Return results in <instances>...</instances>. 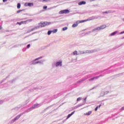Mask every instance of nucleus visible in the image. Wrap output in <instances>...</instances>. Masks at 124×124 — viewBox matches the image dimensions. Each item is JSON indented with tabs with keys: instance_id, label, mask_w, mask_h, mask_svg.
Here are the masks:
<instances>
[{
	"instance_id": "ea45409f",
	"label": "nucleus",
	"mask_w": 124,
	"mask_h": 124,
	"mask_svg": "<svg viewBox=\"0 0 124 124\" xmlns=\"http://www.w3.org/2000/svg\"><path fill=\"white\" fill-rule=\"evenodd\" d=\"M123 21H124V19H123Z\"/></svg>"
},
{
	"instance_id": "0eeeda50",
	"label": "nucleus",
	"mask_w": 124,
	"mask_h": 124,
	"mask_svg": "<svg viewBox=\"0 0 124 124\" xmlns=\"http://www.w3.org/2000/svg\"><path fill=\"white\" fill-rule=\"evenodd\" d=\"M59 66H62V62H57L56 64V66L58 67Z\"/></svg>"
},
{
	"instance_id": "4c0bfd02",
	"label": "nucleus",
	"mask_w": 124,
	"mask_h": 124,
	"mask_svg": "<svg viewBox=\"0 0 124 124\" xmlns=\"http://www.w3.org/2000/svg\"><path fill=\"white\" fill-rule=\"evenodd\" d=\"M105 13H108V12H105Z\"/></svg>"
},
{
	"instance_id": "f3484780",
	"label": "nucleus",
	"mask_w": 124,
	"mask_h": 124,
	"mask_svg": "<svg viewBox=\"0 0 124 124\" xmlns=\"http://www.w3.org/2000/svg\"><path fill=\"white\" fill-rule=\"evenodd\" d=\"M66 30H67V27H65L63 28V29H62L63 31H66Z\"/></svg>"
},
{
	"instance_id": "393cba45",
	"label": "nucleus",
	"mask_w": 124,
	"mask_h": 124,
	"mask_svg": "<svg viewBox=\"0 0 124 124\" xmlns=\"http://www.w3.org/2000/svg\"><path fill=\"white\" fill-rule=\"evenodd\" d=\"M30 46H31V45H30V44H28V45H27V47L28 48H29L30 47Z\"/></svg>"
},
{
	"instance_id": "7c9ffc66",
	"label": "nucleus",
	"mask_w": 124,
	"mask_h": 124,
	"mask_svg": "<svg viewBox=\"0 0 124 124\" xmlns=\"http://www.w3.org/2000/svg\"><path fill=\"white\" fill-rule=\"evenodd\" d=\"M124 31H122V32H121V34H124Z\"/></svg>"
},
{
	"instance_id": "423d86ee",
	"label": "nucleus",
	"mask_w": 124,
	"mask_h": 124,
	"mask_svg": "<svg viewBox=\"0 0 124 124\" xmlns=\"http://www.w3.org/2000/svg\"><path fill=\"white\" fill-rule=\"evenodd\" d=\"M86 3V1H80L79 2H78V5H81L82 4H85Z\"/></svg>"
},
{
	"instance_id": "c85d7f7f",
	"label": "nucleus",
	"mask_w": 124,
	"mask_h": 124,
	"mask_svg": "<svg viewBox=\"0 0 124 124\" xmlns=\"http://www.w3.org/2000/svg\"><path fill=\"white\" fill-rule=\"evenodd\" d=\"M83 81H84V79L81 80H80V81H78V82H83Z\"/></svg>"
},
{
	"instance_id": "f257e3e1",
	"label": "nucleus",
	"mask_w": 124,
	"mask_h": 124,
	"mask_svg": "<svg viewBox=\"0 0 124 124\" xmlns=\"http://www.w3.org/2000/svg\"><path fill=\"white\" fill-rule=\"evenodd\" d=\"M40 24L42 25L41 26V27H45L47 26L48 25H50L51 24V22H41Z\"/></svg>"
},
{
	"instance_id": "6e6552de",
	"label": "nucleus",
	"mask_w": 124,
	"mask_h": 124,
	"mask_svg": "<svg viewBox=\"0 0 124 124\" xmlns=\"http://www.w3.org/2000/svg\"><path fill=\"white\" fill-rule=\"evenodd\" d=\"M75 113V111L72 112L71 114H68L67 119H68L74 113Z\"/></svg>"
},
{
	"instance_id": "39448f33",
	"label": "nucleus",
	"mask_w": 124,
	"mask_h": 124,
	"mask_svg": "<svg viewBox=\"0 0 124 124\" xmlns=\"http://www.w3.org/2000/svg\"><path fill=\"white\" fill-rule=\"evenodd\" d=\"M24 5L25 6H32L33 5V3H25V4H24Z\"/></svg>"
},
{
	"instance_id": "72a5a7b5",
	"label": "nucleus",
	"mask_w": 124,
	"mask_h": 124,
	"mask_svg": "<svg viewBox=\"0 0 124 124\" xmlns=\"http://www.w3.org/2000/svg\"><path fill=\"white\" fill-rule=\"evenodd\" d=\"M101 106V105H100L99 106V108H100Z\"/></svg>"
},
{
	"instance_id": "ddd939ff",
	"label": "nucleus",
	"mask_w": 124,
	"mask_h": 124,
	"mask_svg": "<svg viewBox=\"0 0 124 124\" xmlns=\"http://www.w3.org/2000/svg\"><path fill=\"white\" fill-rule=\"evenodd\" d=\"M21 7V4L20 3H17V9H19V8H20Z\"/></svg>"
},
{
	"instance_id": "9d476101",
	"label": "nucleus",
	"mask_w": 124,
	"mask_h": 124,
	"mask_svg": "<svg viewBox=\"0 0 124 124\" xmlns=\"http://www.w3.org/2000/svg\"><path fill=\"white\" fill-rule=\"evenodd\" d=\"M28 21V20H26V21H21V23L22 24H26L27 22Z\"/></svg>"
},
{
	"instance_id": "2eb2a0df",
	"label": "nucleus",
	"mask_w": 124,
	"mask_h": 124,
	"mask_svg": "<svg viewBox=\"0 0 124 124\" xmlns=\"http://www.w3.org/2000/svg\"><path fill=\"white\" fill-rule=\"evenodd\" d=\"M52 32V31H48V32H47V34L48 35H50L51 33Z\"/></svg>"
},
{
	"instance_id": "412c9836",
	"label": "nucleus",
	"mask_w": 124,
	"mask_h": 124,
	"mask_svg": "<svg viewBox=\"0 0 124 124\" xmlns=\"http://www.w3.org/2000/svg\"><path fill=\"white\" fill-rule=\"evenodd\" d=\"M46 8H47V6H45L43 7V9H46Z\"/></svg>"
},
{
	"instance_id": "1a4fd4ad",
	"label": "nucleus",
	"mask_w": 124,
	"mask_h": 124,
	"mask_svg": "<svg viewBox=\"0 0 124 124\" xmlns=\"http://www.w3.org/2000/svg\"><path fill=\"white\" fill-rule=\"evenodd\" d=\"M91 113H92V111H90L85 113V115L89 116L90 114H91Z\"/></svg>"
},
{
	"instance_id": "c9c22d12",
	"label": "nucleus",
	"mask_w": 124,
	"mask_h": 124,
	"mask_svg": "<svg viewBox=\"0 0 124 124\" xmlns=\"http://www.w3.org/2000/svg\"><path fill=\"white\" fill-rule=\"evenodd\" d=\"M35 107H32V108H34Z\"/></svg>"
},
{
	"instance_id": "cd10ccee",
	"label": "nucleus",
	"mask_w": 124,
	"mask_h": 124,
	"mask_svg": "<svg viewBox=\"0 0 124 124\" xmlns=\"http://www.w3.org/2000/svg\"><path fill=\"white\" fill-rule=\"evenodd\" d=\"M87 21H89V20H83L82 22H86Z\"/></svg>"
},
{
	"instance_id": "b1692460",
	"label": "nucleus",
	"mask_w": 124,
	"mask_h": 124,
	"mask_svg": "<svg viewBox=\"0 0 124 124\" xmlns=\"http://www.w3.org/2000/svg\"><path fill=\"white\" fill-rule=\"evenodd\" d=\"M17 24L19 25H21L22 24V22H17Z\"/></svg>"
},
{
	"instance_id": "20e7f679",
	"label": "nucleus",
	"mask_w": 124,
	"mask_h": 124,
	"mask_svg": "<svg viewBox=\"0 0 124 124\" xmlns=\"http://www.w3.org/2000/svg\"><path fill=\"white\" fill-rule=\"evenodd\" d=\"M82 22L80 21H77L76 22V24H73L72 27H73V28H76V27H77L78 26V24H79V23H82Z\"/></svg>"
},
{
	"instance_id": "c756f323",
	"label": "nucleus",
	"mask_w": 124,
	"mask_h": 124,
	"mask_svg": "<svg viewBox=\"0 0 124 124\" xmlns=\"http://www.w3.org/2000/svg\"><path fill=\"white\" fill-rule=\"evenodd\" d=\"M97 109H98V107H97L95 108V111H97Z\"/></svg>"
},
{
	"instance_id": "aec40b11",
	"label": "nucleus",
	"mask_w": 124,
	"mask_h": 124,
	"mask_svg": "<svg viewBox=\"0 0 124 124\" xmlns=\"http://www.w3.org/2000/svg\"><path fill=\"white\" fill-rule=\"evenodd\" d=\"M73 54H74V55H78V52H77V51H74V52H73Z\"/></svg>"
},
{
	"instance_id": "f8f14e48",
	"label": "nucleus",
	"mask_w": 124,
	"mask_h": 124,
	"mask_svg": "<svg viewBox=\"0 0 124 124\" xmlns=\"http://www.w3.org/2000/svg\"><path fill=\"white\" fill-rule=\"evenodd\" d=\"M117 33L116 31H114L112 33H111V34H110V36H114V35H115Z\"/></svg>"
},
{
	"instance_id": "bb28decb",
	"label": "nucleus",
	"mask_w": 124,
	"mask_h": 124,
	"mask_svg": "<svg viewBox=\"0 0 124 124\" xmlns=\"http://www.w3.org/2000/svg\"><path fill=\"white\" fill-rule=\"evenodd\" d=\"M81 99V97H78V99H77V101H79V100H80Z\"/></svg>"
},
{
	"instance_id": "473e14b6",
	"label": "nucleus",
	"mask_w": 124,
	"mask_h": 124,
	"mask_svg": "<svg viewBox=\"0 0 124 124\" xmlns=\"http://www.w3.org/2000/svg\"><path fill=\"white\" fill-rule=\"evenodd\" d=\"M7 0H3V2H5V1H6Z\"/></svg>"
},
{
	"instance_id": "6ab92c4d",
	"label": "nucleus",
	"mask_w": 124,
	"mask_h": 124,
	"mask_svg": "<svg viewBox=\"0 0 124 124\" xmlns=\"http://www.w3.org/2000/svg\"><path fill=\"white\" fill-rule=\"evenodd\" d=\"M35 29H36V28H32L31 29V31H30V32L34 31Z\"/></svg>"
},
{
	"instance_id": "9b49d317",
	"label": "nucleus",
	"mask_w": 124,
	"mask_h": 124,
	"mask_svg": "<svg viewBox=\"0 0 124 124\" xmlns=\"http://www.w3.org/2000/svg\"><path fill=\"white\" fill-rule=\"evenodd\" d=\"M57 31H58V30L57 29H55V30H54L52 31V32L53 33H56V32H57Z\"/></svg>"
},
{
	"instance_id": "a211bd4d",
	"label": "nucleus",
	"mask_w": 124,
	"mask_h": 124,
	"mask_svg": "<svg viewBox=\"0 0 124 124\" xmlns=\"http://www.w3.org/2000/svg\"><path fill=\"white\" fill-rule=\"evenodd\" d=\"M42 57H38V58H36V59L34 60V61H37V60H40V59H42Z\"/></svg>"
},
{
	"instance_id": "4be33fe9",
	"label": "nucleus",
	"mask_w": 124,
	"mask_h": 124,
	"mask_svg": "<svg viewBox=\"0 0 124 124\" xmlns=\"http://www.w3.org/2000/svg\"><path fill=\"white\" fill-rule=\"evenodd\" d=\"M21 11H23V10H18V11H17V12H16V13H20V12H21Z\"/></svg>"
},
{
	"instance_id": "58836bf2",
	"label": "nucleus",
	"mask_w": 124,
	"mask_h": 124,
	"mask_svg": "<svg viewBox=\"0 0 124 124\" xmlns=\"http://www.w3.org/2000/svg\"><path fill=\"white\" fill-rule=\"evenodd\" d=\"M124 108H122V109H123Z\"/></svg>"
},
{
	"instance_id": "e433bc0d",
	"label": "nucleus",
	"mask_w": 124,
	"mask_h": 124,
	"mask_svg": "<svg viewBox=\"0 0 124 124\" xmlns=\"http://www.w3.org/2000/svg\"><path fill=\"white\" fill-rule=\"evenodd\" d=\"M94 0H91V1H94Z\"/></svg>"
},
{
	"instance_id": "2f4dec72",
	"label": "nucleus",
	"mask_w": 124,
	"mask_h": 124,
	"mask_svg": "<svg viewBox=\"0 0 124 124\" xmlns=\"http://www.w3.org/2000/svg\"><path fill=\"white\" fill-rule=\"evenodd\" d=\"M2 27L1 26H0V30H2Z\"/></svg>"
},
{
	"instance_id": "7ed1b4c3",
	"label": "nucleus",
	"mask_w": 124,
	"mask_h": 124,
	"mask_svg": "<svg viewBox=\"0 0 124 124\" xmlns=\"http://www.w3.org/2000/svg\"><path fill=\"white\" fill-rule=\"evenodd\" d=\"M70 11L68 10H63L61 11L59 13L60 14H68L69 13Z\"/></svg>"
},
{
	"instance_id": "a878e982",
	"label": "nucleus",
	"mask_w": 124,
	"mask_h": 124,
	"mask_svg": "<svg viewBox=\"0 0 124 124\" xmlns=\"http://www.w3.org/2000/svg\"><path fill=\"white\" fill-rule=\"evenodd\" d=\"M50 0H43V1H45V2H47L48 1H50Z\"/></svg>"
},
{
	"instance_id": "f704fd0d",
	"label": "nucleus",
	"mask_w": 124,
	"mask_h": 124,
	"mask_svg": "<svg viewBox=\"0 0 124 124\" xmlns=\"http://www.w3.org/2000/svg\"><path fill=\"white\" fill-rule=\"evenodd\" d=\"M86 99H87V98H85V99H84V100H86Z\"/></svg>"
},
{
	"instance_id": "5701e85b",
	"label": "nucleus",
	"mask_w": 124,
	"mask_h": 124,
	"mask_svg": "<svg viewBox=\"0 0 124 124\" xmlns=\"http://www.w3.org/2000/svg\"><path fill=\"white\" fill-rule=\"evenodd\" d=\"M41 63V62L38 61V62H35L34 64H38V63Z\"/></svg>"
},
{
	"instance_id": "dca6fc26",
	"label": "nucleus",
	"mask_w": 124,
	"mask_h": 124,
	"mask_svg": "<svg viewBox=\"0 0 124 124\" xmlns=\"http://www.w3.org/2000/svg\"><path fill=\"white\" fill-rule=\"evenodd\" d=\"M98 78V77H94V78H91V79H90L89 80V81H91V80H94L95 78Z\"/></svg>"
},
{
	"instance_id": "4468645a",
	"label": "nucleus",
	"mask_w": 124,
	"mask_h": 124,
	"mask_svg": "<svg viewBox=\"0 0 124 124\" xmlns=\"http://www.w3.org/2000/svg\"><path fill=\"white\" fill-rule=\"evenodd\" d=\"M19 118H20V116H16V117L15 118V119H14V121H15L17 120L18 119H19Z\"/></svg>"
},
{
	"instance_id": "f03ea898",
	"label": "nucleus",
	"mask_w": 124,
	"mask_h": 124,
	"mask_svg": "<svg viewBox=\"0 0 124 124\" xmlns=\"http://www.w3.org/2000/svg\"><path fill=\"white\" fill-rule=\"evenodd\" d=\"M106 28V26L105 25H103L101 27H98L95 28V29L93 30V31H95L101 30L105 29Z\"/></svg>"
}]
</instances>
